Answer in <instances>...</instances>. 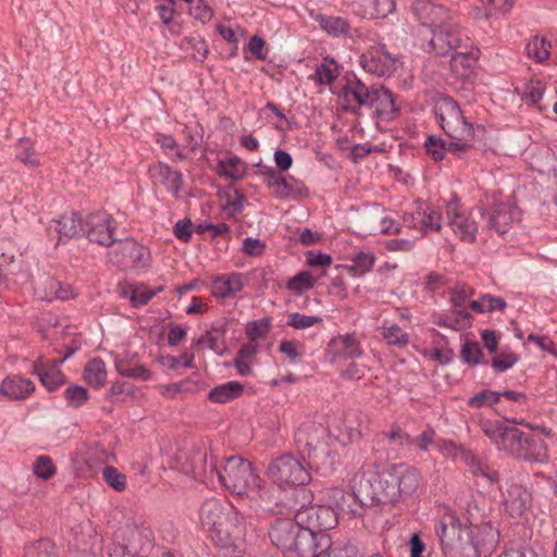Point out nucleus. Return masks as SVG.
Instances as JSON below:
<instances>
[{"label":"nucleus","mask_w":557,"mask_h":557,"mask_svg":"<svg viewBox=\"0 0 557 557\" xmlns=\"http://www.w3.org/2000/svg\"><path fill=\"white\" fill-rule=\"evenodd\" d=\"M200 522L216 546L232 555L242 552L245 523L234 508H224L220 500L209 499L200 508Z\"/></svg>","instance_id":"obj_1"},{"label":"nucleus","mask_w":557,"mask_h":557,"mask_svg":"<svg viewBox=\"0 0 557 557\" xmlns=\"http://www.w3.org/2000/svg\"><path fill=\"white\" fill-rule=\"evenodd\" d=\"M435 530L445 557H479L468 522L449 508H445Z\"/></svg>","instance_id":"obj_2"},{"label":"nucleus","mask_w":557,"mask_h":557,"mask_svg":"<svg viewBox=\"0 0 557 557\" xmlns=\"http://www.w3.org/2000/svg\"><path fill=\"white\" fill-rule=\"evenodd\" d=\"M422 476L419 470L403 463L392 465L382 470V497L391 499V505L405 503L414 497L421 486Z\"/></svg>","instance_id":"obj_3"},{"label":"nucleus","mask_w":557,"mask_h":557,"mask_svg":"<svg viewBox=\"0 0 557 557\" xmlns=\"http://www.w3.org/2000/svg\"><path fill=\"white\" fill-rule=\"evenodd\" d=\"M154 547V534L145 523H127L115 532L110 557H148Z\"/></svg>","instance_id":"obj_4"},{"label":"nucleus","mask_w":557,"mask_h":557,"mask_svg":"<svg viewBox=\"0 0 557 557\" xmlns=\"http://www.w3.org/2000/svg\"><path fill=\"white\" fill-rule=\"evenodd\" d=\"M434 25L433 35L429 42L437 55H448L462 48V36L458 24L444 5H432L430 10Z\"/></svg>","instance_id":"obj_5"},{"label":"nucleus","mask_w":557,"mask_h":557,"mask_svg":"<svg viewBox=\"0 0 557 557\" xmlns=\"http://www.w3.org/2000/svg\"><path fill=\"white\" fill-rule=\"evenodd\" d=\"M350 488L360 507L374 508L381 505H391V499L382 497L384 485L382 484V471L373 470L369 465L356 472L350 480Z\"/></svg>","instance_id":"obj_6"},{"label":"nucleus","mask_w":557,"mask_h":557,"mask_svg":"<svg viewBox=\"0 0 557 557\" xmlns=\"http://www.w3.org/2000/svg\"><path fill=\"white\" fill-rule=\"evenodd\" d=\"M216 478L226 490L240 496H246L250 488L259 482V475L251 463L237 456L225 460L222 469L216 471Z\"/></svg>","instance_id":"obj_7"},{"label":"nucleus","mask_w":557,"mask_h":557,"mask_svg":"<svg viewBox=\"0 0 557 557\" xmlns=\"http://www.w3.org/2000/svg\"><path fill=\"white\" fill-rule=\"evenodd\" d=\"M435 114L445 134L459 141H470L473 137V125L462 114L458 103L451 98L441 99L435 104Z\"/></svg>","instance_id":"obj_8"},{"label":"nucleus","mask_w":557,"mask_h":557,"mask_svg":"<svg viewBox=\"0 0 557 557\" xmlns=\"http://www.w3.org/2000/svg\"><path fill=\"white\" fill-rule=\"evenodd\" d=\"M268 475L280 487L301 486L311 481L309 470L292 455H283L272 460L268 467Z\"/></svg>","instance_id":"obj_9"},{"label":"nucleus","mask_w":557,"mask_h":557,"mask_svg":"<svg viewBox=\"0 0 557 557\" xmlns=\"http://www.w3.org/2000/svg\"><path fill=\"white\" fill-rule=\"evenodd\" d=\"M478 211L480 216L485 220L482 232L494 231L503 235L509 231L513 222L511 207L508 203L499 201L495 193L484 195L478 203Z\"/></svg>","instance_id":"obj_10"},{"label":"nucleus","mask_w":557,"mask_h":557,"mask_svg":"<svg viewBox=\"0 0 557 557\" xmlns=\"http://www.w3.org/2000/svg\"><path fill=\"white\" fill-rule=\"evenodd\" d=\"M536 443L535 437L527 435L517 428L507 426L498 449L505 450L518 459L544 463L547 461L546 453L531 450L536 446Z\"/></svg>","instance_id":"obj_11"},{"label":"nucleus","mask_w":557,"mask_h":557,"mask_svg":"<svg viewBox=\"0 0 557 557\" xmlns=\"http://www.w3.org/2000/svg\"><path fill=\"white\" fill-rule=\"evenodd\" d=\"M331 547L327 533H313L306 525L295 535L292 547L285 557H318Z\"/></svg>","instance_id":"obj_12"},{"label":"nucleus","mask_w":557,"mask_h":557,"mask_svg":"<svg viewBox=\"0 0 557 557\" xmlns=\"http://www.w3.org/2000/svg\"><path fill=\"white\" fill-rule=\"evenodd\" d=\"M246 496L264 513L289 515L294 511L293 507L280 497L277 488L267 485L260 476L259 482Z\"/></svg>","instance_id":"obj_13"},{"label":"nucleus","mask_w":557,"mask_h":557,"mask_svg":"<svg viewBox=\"0 0 557 557\" xmlns=\"http://www.w3.org/2000/svg\"><path fill=\"white\" fill-rule=\"evenodd\" d=\"M297 512L300 525H306L313 533H326L338 523V512L331 506H302Z\"/></svg>","instance_id":"obj_14"},{"label":"nucleus","mask_w":557,"mask_h":557,"mask_svg":"<svg viewBox=\"0 0 557 557\" xmlns=\"http://www.w3.org/2000/svg\"><path fill=\"white\" fill-rule=\"evenodd\" d=\"M114 244V247L109 251L113 264L122 269L145 267L147 264L149 251L136 240L126 238L120 242L115 240Z\"/></svg>","instance_id":"obj_15"},{"label":"nucleus","mask_w":557,"mask_h":557,"mask_svg":"<svg viewBox=\"0 0 557 557\" xmlns=\"http://www.w3.org/2000/svg\"><path fill=\"white\" fill-rule=\"evenodd\" d=\"M446 219L447 225L461 242L473 244L476 240L478 223L472 212L465 213L459 210L457 200L451 201L447 206Z\"/></svg>","instance_id":"obj_16"},{"label":"nucleus","mask_w":557,"mask_h":557,"mask_svg":"<svg viewBox=\"0 0 557 557\" xmlns=\"http://www.w3.org/2000/svg\"><path fill=\"white\" fill-rule=\"evenodd\" d=\"M87 237L90 242L109 247L115 243L113 234L115 222L111 214L104 211L90 213L84 224Z\"/></svg>","instance_id":"obj_17"},{"label":"nucleus","mask_w":557,"mask_h":557,"mask_svg":"<svg viewBox=\"0 0 557 557\" xmlns=\"http://www.w3.org/2000/svg\"><path fill=\"white\" fill-rule=\"evenodd\" d=\"M398 60L386 49L385 45L371 47L360 55V65L368 73L376 76H391L397 70Z\"/></svg>","instance_id":"obj_18"},{"label":"nucleus","mask_w":557,"mask_h":557,"mask_svg":"<svg viewBox=\"0 0 557 557\" xmlns=\"http://www.w3.org/2000/svg\"><path fill=\"white\" fill-rule=\"evenodd\" d=\"M327 434L326 429L321 423L312 421L304 422L295 434V441L299 447L308 451V456L312 454L326 453L324 438Z\"/></svg>","instance_id":"obj_19"},{"label":"nucleus","mask_w":557,"mask_h":557,"mask_svg":"<svg viewBox=\"0 0 557 557\" xmlns=\"http://www.w3.org/2000/svg\"><path fill=\"white\" fill-rule=\"evenodd\" d=\"M300 525L298 521V512L295 510L294 519L277 518L273 521L269 529V537L271 543L276 546L284 556L292 547L293 540L297 532H299Z\"/></svg>","instance_id":"obj_20"},{"label":"nucleus","mask_w":557,"mask_h":557,"mask_svg":"<svg viewBox=\"0 0 557 557\" xmlns=\"http://www.w3.org/2000/svg\"><path fill=\"white\" fill-rule=\"evenodd\" d=\"M503 504L510 517H521L531 505V494L519 484H510L503 494Z\"/></svg>","instance_id":"obj_21"},{"label":"nucleus","mask_w":557,"mask_h":557,"mask_svg":"<svg viewBox=\"0 0 557 557\" xmlns=\"http://www.w3.org/2000/svg\"><path fill=\"white\" fill-rule=\"evenodd\" d=\"M150 176L154 184L164 186L176 198H180V193L183 185V176L181 172L173 170L168 164L158 163L149 169Z\"/></svg>","instance_id":"obj_22"},{"label":"nucleus","mask_w":557,"mask_h":557,"mask_svg":"<svg viewBox=\"0 0 557 557\" xmlns=\"http://www.w3.org/2000/svg\"><path fill=\"white\" fill-rule=\"evenodd\" d=\"M32 372L38 375L41 384L48 391H55L64 383V374L59 370L57 362L48 364L42 357L34 362Z\"/></svg>","instance_id":"obj_23"},{"label":"nucleus","mask_w":557,"mask_h":557,"mask_svg":"<svg viewBox=\"0 0 557 557\" xmlns=\"http://www.w3.org/2000/svg\"><path fill=\"white\" fill-rule=\"evenodd\" d=\"M35 391V384L20 375H12L4 379L0 385V394L12 400L27 398Z\"/></svg>","instance_id":"obj_24"},{"label":"nucleus","mask_w":557,"mask_h":557,"mask_svg":"<svg viewBox=\"0 0 557 557\" xmlns=\"http://www.w3.org/2000/svg\"><path fill=\"white\" fill-rule=\"evenodd\" d=\"M371 109L382 120L388 121L395 117L398 113V108L395 104L394 94L382 85H377V91L374 97Z\"/></svg>","instance_id":"obj_25"},{"label":"nucleus","mask_w":557,"mask_h":557,"mask_svg":"<svg viewBox=\"0 0 557 557\" xmlns=\"http://www.w3.org/2000/svg\"><path fill=\"white\" fill-rule=\"evenodd\" d=\"M243 275L231 273L218 276L212 282V295L218 298H227L243 289Z\"/></svg>","instance_id":"obj_26"},{"label":"nucleus","mask_w":557,"mask_h":557,"mask_svg":"<svg viewBox=\"0 0 557 557\" xmlns=\"http://www.w3.org/2000/svg\"><path fill=\"white\" fill-rule=\"evenodd\" d=\"M84 224L81 215L76 212H72L70 214H63L58 220H53L50 228L53 227L61 236L74 238L84 233Z\"/></svg>","instance_id":"obj_27"},{"label":"nucleus","mask_w":557,"mask_h":557,"mask_svg":"<svg viewBox=\"0 0 557 557\" xmlns=\"http://www.w3.org/2000/svg\"><path fill=\"white\" fill-rule=\"evenodd\" d=\"M189 471L196 480L212 482L213 478L216 476V471H220V469L216 468L212 456H210L208 461V454L205 451L195 454Z\"/></svg>","instance_id":"obj_28"},{"label":"nucleus","mask_w":557,"mask_h":557,"mask_svg":"<svg viewBox=\"0 0 557 557\" xmlns=\"http://www.w3.org/2000/svg\"><path fill=\"white\" fill-rule=\"evenodd\" d=\"M36 293L38 297L48 301L53 299L65 300L72 295L67 286H63L61 282L53 277L44 278L36 287Z\"/></svg>","instance_id":"obj_29"},{"label":"nucleus","mask_w":557,"mask_h":557,"mask_svg":"<svg viewBox=\"0 0 557 557\" xmlns=\"http://www.w3.org/2000/svg\"><path fill=\"white\" fill-rule=\"evenodd\" d=\"M119 290L121 296L128 298L133 306L139 307L147 305L149 300L158 294V292L162 290V287L152 290L148 289L144 285L120 284Z\"/></svg>","instance_id":"obj_30"},{"label":"nucleus","mask_w":557,"mask_h":557,"mask_svg":"<svg viewBox=\"0 0 557 557\" xmlns=\"http://www.w3.org/2000/svg\"><path fill=\"white\" fill-rule=\"evenodd\" d=\"M244 392V385L237 381H228L213 387L208 398L215 404H225L239 397Z\"/></svg>","instance_id":"obj_31"},{"label":"nucleus","mask_w":557,"mask_h":557,"mask_svg":"<svg viewBox=\"0 0 557 557\" xmlns=\"http://www.w3.org/2000/svg\"><path fill=\"white\" fill-rule=\"evenodd\" d=\"M226 325L227 322L224 320L213 322L206 334L197 339L196 345L200 346L206 343L212 351L222 355L224 347H221L219 343L226 333Z\"/></svg>","instance_id":"obj_32"},{"label":"nucleus","mask_w":557,"mask_h":557,"mask_svg":"<svg viewBox=\"0 0 557 557\" xmlns=\"http://www.w3.org/2000/svg\"><path fill=\"white\" fill-rule=\"evenodd\" d=\"M85 381L94 388H101L107 381L106 363L100 358L87 362L84 369Z\"/></svg>","instance_id":"obj_33"},{"label":"nucleus","mask_w":557,"mask_h":557,"mask_svg":"<svg viewBox=\"0 0 557 557\" xmlns=\"http://www.w3.org/2000/svg\"><path fill=\"white\" fill-rule=\"evenodd\" d=\"M274 195L280 199L295 197L305 198L309 196V190L301 181H298L293 176H288L281 181V184Z\"/></svg>","instance_id":"obj_34"},{"label":"nucleus","mask_w":557,"mask_h":557,"mask_svg":"<svg viewBox=\"0 0 557 557\" xmlns=\"http://www.w3.org/2000/svg\"><path fill=\"white\" fill-rule=\"evenodd\" d=\"M337 355L343 358H357L361 356V349L356 337L351 334L339 336L331 342Z\"/></svg>","instance_id":"obj_35"},{"label":"nucleus","mask_w":557,"mask_h":557,"mask_svg":"<svg viewBox=\"0 0 557 557\" xmlns=\"http://www.w3.org/2000/svg\"><path fill=\"white\" fill-rule=\"evenodd\" d=\"M450 67L455 72L468 70L478 59V50L469 51L468 45L462 44V48L453 51L450 54Z\"/></svg>","instance_id":"obj_36"},{"label":"nucleus","mask_w":557,"mask_h":557,"mask_svg":"<svg viewBox=\"0 0 557 557\" xmlns=\"http://www.w3.org/2000/svg\"><path fill=\"white\" fill-rule=\"evenodd\" d=\"M317 21L322 29L333 36L346 35L349 30L348 22L339 16L320 15Z\"/></svg>","instance_id":"obj_37"},{"label":"nucleus","mask_w":557,"mask_h":557,"mask_svg":"<svg viewBox=\"0 0 557 557\" xmlns=\"http://www.w3.org/2000/svg\"><path fill=\"white\" fill-rule=\"evenodd\" d=\"M315 76L320 84L331 85L338 76L337 64L332 58H324L315 67Z\"/></svg>","instance_id":"obj_38"},{"label":"nucleus","mask_w":557,"mask_h":557,"mask_svg":"<svg viewBox=\"0 0 557 557\" xmlns=\"http://www.w3.org/2000/svg\"><path fill=\"white\" fill-rule=\"evenodd\" d=\"M550 44L545 38L534 36L528 41L525 51L529 58H533L536 62L541 63L549 57Z\"/></svg>","instance_id":"obj_39"},{"label":"nucleus","mask_w":557,"mask_h":557,"mask_svg":"<svg viewBox=\"0 0 557 557\" xmlns=\"http://www.w3.org/2000/svg\"><path fill=\"white\" fill-rule=\"evenodd\" d=\"M221 174L232 180H239L246 172V164L238 157H228L221 160L220 163Z\"/></svg>","instance_id":"obj_40"},{"label":"nucleus","mask_w":557,"mask_h":557,"mask_svg":"<svg viewBox=\"0 0 557 557\" xmlns=\"http://www.w3.org/2000/svg\"><path fill=\"white\" fill-rule=\"evenodd\" d=\"M16 159L27 168L34 169L39 166L40 162L36 157V152L30 145L29 139L21 138L17 144Z\"/></svg>","instance_id":"obj_41"},{"label":"nucleus","mask_w":557,"mask_h":557,"mask_svg":"<svg viewBox=\"0 0 557 557\" xmlns=\"http://www.w3.org/2000/svg\"><path fill=\"white\" fill-rule=\"evenodd\" d=\"M366 84L352 75L351 78H347L345 86L343 87V95L346 101H355L358 106L360 104L362 92Z\"/></svg>","instance_id":"obj_42"},{"label":"nucleus","mask_w":557,"mask_h":557,"mask_svg":"<svg viewBox=\"0 0 557 557\" xmlns=\"http://www.w3.org/2000/svg\"><path fill=\"white\" fill-rule=\"evenodd\" d=\"M394 0H369L367 14L371 18H384L395 10Z\"/></svg>","instance_id":"obj_43"},{"label":"nucleus","mask_w":557,"mask_h":557,"mask_svg":"<svg viewBox=\"0 0 557 557\" xmlns=\"http://www.w3.org/2000/svg\"><path fill=\"white\" fill-rule=\"evenodd\" d=\"M102 478L116 492H123L126 488V475L112 466L103 468Z\"/></svg>","instance_id":"obj_44"},{"label":"nucleus","mask_w":557,"mask_h":557,"mask_svg":"<svg viewBox=\"0 0 557 557\" xmlns=\"http://www.w3.org/2000/svg\"><path fill=\"white\" fill-rule=\"evenodd\" d=\"M500 399V393L483 389L468 399V405L472 408L491 407Z\"/></svg>","instance_id":"obj_45"},{"label":"nucleus","mask_w":557,"mask_h":557,"mask_svg":"<svg viewBox=\"0 0 557 557\" xmlns=\"http://www.w3.org/2000/svg\"><path fill=\"white\" fill-rule=\"evenodd\" d=\"M426 203L422 201L416 202V208L410 213L404 214V223L411 228L418 230L421 232L423 230V221L425 218Z\"/></svg>","instance_id":"obj_46"},{"label":"nucleus","mask_w":557,"mask_h":557,"mask_svg":"<svg viewBox=\"0 0 557 557\" xmlns=\"http://www.w3.org/2000/svg\"><path fill=\"white\" fill-rule=\"evenodd\" d=\"M314 283L315 280L313 276L309 272L302 271L287 282V288L296 293H302L311 289L314 286Z\"/></svg>","instance_id":"obj_47"},{"label":"nucleus","mask_w":557,"mask_h":557,"mask_svg":"<svg viewBox=\"0 0 557 557\" xmlns=\"http://www.w3.org/2000/svg\"><path fill=\"white\" fill-rule=\"evenodd\" d=\"M324 496L323 499L325 502L324 506H331L336 511L337 510H345V492L341 487H329L323 492Z\"/></svg>","instance_id":"obj_48"},{"label":"nucleus","mask_w":557,"mask_h":557,"mask_svg":"<svg viewBox=\"0 0 557 557\" xmlns=\"http://www.w3.org/2000/svg\"><path fill=\"white\" fill-rule=\"evenodd\" d=\"M482 349L476 342H466L460 351V358L463 362L476 366L481 362Z\"/></svg>","instance_id":"obj_49"},{"label":"nucleus","mask_w":557,"mask_h":557,"mask_svg":"<svg viewBox=\"0 0 557 557\" xmlns=\"http://www.w3.org/2000/svg\"><path fill=\"white\" fill-rule=\"evenodd\" d=\"M498 557H544L529 544H510Z\"/></svg>","instance_id":"obj_50"},{"label":"nucleus","mask_w":557,"mask_h":557,"mask_svg":"<svg viewBox=\"0 0 557 557\" xmlns=\"http://www.w3.org/2000/svg\"><path fill=\"white\" fill-rule=\"evenodd\" d=\"M64 397L72 407H79L89 399L88 391L78 385L70 386L64 391Z\"/></svg>","instance_id":"obj_51"},{"label":"nucleus","mask_w":557,"mask_h":557,"mask_svg":"<svg viewBox=\"0 0 557 557\" xmlns=\"http://www.w3.org/2000/svg\"><path fill=\"white\" fill-rule=\"evenodd\" d=\"M424 148L434 161H442L446 153V141L435 136H429Z\"/></svg>","instance_id":"obj_52"},{"label":"nucleus","mask_w":557,"mask_h":557,"mask_svg":"<svg viewBox=\"0 0 557 557\" xmlns=\"http://www.w3.org/2000/svg\"><path fill=\"white\" fill-rule=\"evenodd\" d=\"M384 338L388 345L404 347L408 344V334L405 333L397 324L386 327L383 332Z\"/></svg>","instance_id":"obj_53"},{"label":"nucleus","mask_w":557,"mask_h":557,"mask_svg":"<svg viewBox=\"0 0 557 557\" xmlns=\"http://www.w3.org/2000/svg\"><path fill=\"white\" fill-rule=\"evenodd\" d=\"M518 360V355L510 350H504L493 358L492 367L498 372H504L510 369Z\"/></svg>","instance_id":"obj_54"},{"label":"nucleus","mask_w":557,"mask_h":557,"mask_svg":"<svg viewBox=\"0 0 557 557\" xmlns=\"http://www.w3.org/2000/svg\"><path fill=\"white\" fill-rule=\"evenodd\" d=\"M425 218H424V225L423 230L421 232L425 234L428 231H435L438 232L442 228V213L426 203V210H425Z\"/></svg>","instance_id":"obj_55"},{"label":"nucleus","mask_w":557,"mask_h":557,"mask_svg":"<svg viewBox=\"0 0 557 557\" xmlns=\"http://www.w3.org/2000/svg\"><path fill=\"white\" fill-rule=\"evenodd\" d=\"M322 318L315 315H306L299 312H294L288 315L287 325L296 329L304 330L312 326L314 323L321 322Z\"/></svg>","instance_id":"obj_56"},{"label":"nucleus","mask_w":557,"mask_h":557,"mask_svg":"<svg viewBox=\"0 0 557 557\" xmlns=\"http://www.w3.org/2000/svg\"><path fill=\"white\" fill-rule=\"evenodd\" d=\"M34 473L44 480L50 479L55 473V467L48 456H39L34 462Z\"/></svg>","instance_id":"obj_57"},{"label":"nucleus","mask_w":557,"mask_h":557,"mask_svg":"<svg viewBox=\"0 0 557 557\" xmlns=\"http://www.w3.org/2000/svg\"><path fill=\"white\" fill-rule=\"evenodd\" d=\"M189 12L195 18L202 23L209 22L213 16L212 9L205 2V0H191L189 2Z\"/></svg>","instance_id":"obj_58"},{"label":"nucleus","mask_w":557,"mask_h":557,"mask_svg":"<svg viewBox=\"0 0 557 557\" xmlns=\"http://www.w3.org/2000/svg\"><path fill=\"white\" fill-rule=\"evenodd\" d=\"M481 426L484 434L499 447L507 426L499 422H484Z\"/></svg>","instance_id":"obj_59"},{"label":"nucleus","mask_w":557,"mask_h":557,"mask_svg":"<svg viewBox=\"0 0 557 557\" xmlns=\"http://www.w3.org/2000/svg\"><path fill=\"white\" fill-rule=\"evenodd\" d=\"M354 265L352 268L357 271L358 274H364L369 272L375 262L374 255L370 252H358L355 258L352 259Z\"/></svg>","instance_id":"obj_60"},{"label":"nucleus","mask_w":557,"mask_h":557,"mask_svg":"<svg viewBox=\"0 0 557 557\" xmlns=\"http://www.w3.org/2000/svg\"><path fill=\"white\" fill-rule=\"evenodd\" d=\"M270 326V319L264 318L260 321H252L247 324L246 333L251 341L262 338L267 335Z\"/></svg>","instance_id":"obj_61"},{"label":"nucleus","mask_w":557,"mask_h":557,"mask_svg":"<svg viewBox=\"0 0 557 557\" xmlns=\"http://www.w3.org/2000/svg\"><path fill=\"white\" fill-rule=\"evenodd\" d=\"M382 435L389 443H395L399 446L413 445V437L404 432L398 425H394L389 432H384Z\"/></svg>","instance_id":"obj_62"},{"label":"nucleus","mask_w":557,"mask_h":557,"mask_svg":"<svg viewBox=\"0 0 557 557\" xmlns=\"http://www.w3.org/2000/svg\"><path fill=\"white\" fill-rule=\"evenodd\" d=\"M356 548L352 545L334 544L331 540V547L318 557H354Z\"/></svg>","instance_id":"obj_63"},{"label":"nucleus","mask_w":557,"mask_h":557,"mask_svg":"<svg viewBox=\"0 0 557 557\" xmlns=\"http://www.w3.org/2000/svg\"><path fill=\"white\" fill-rule=\"evenodd\" d=\"M451 330L461 331L471 325L472 314L463 310H454L449 313Z\"/></svg>","instance_id":"obj_64"}]
</instances>
